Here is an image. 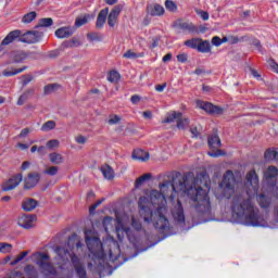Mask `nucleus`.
Here are the masks:
<instances>
[{
  "instance_id": "1",
  "label": "nucleus",
  "mask_w": 278,
  "mask_h": 278,
  "mask_svg": "<svg viewBox=\"0 0 278 278\" xmlns=\"http://www.w3.org/2000/svg\"><path fill=\"white\" fill-rule=\"evenodd\" d=\"M198 184L199 179L194 177V174L188 172L181 176V173H177L173 178V181L166 180L159 185L161 191H151V203H153V205H160V203L166 202V190L172 188L173 192H184L190 201H198L195 212H198L199 215V223H212V220H218L214 217V214H212L210 193H207V190L197 186Z\"/></svg>"
},
{
  "instance_id": "2",
  "label": "nucleus",
  "mask_w": 278,
  "mask_h": 278,
  "mask_svg": "<svg viewBox=\"0 0 278 278\" xmlns=\"http://www.w3.org/2000/svg\"><path fill=\"white\" fill-rule=\"evenodd\" d=\"M232 220L244 227L278 229V206L274 210V224L268 223V214L262 213L253 200L244 193L235 194L231 202Z\"/></svg>"
},
{
  "instance_id": "3",
  "label": "nucleus",
  "mask_w": 278,
  "mask_h": 278,
  "mask_svg": "<svg viewBox=\"0 0 278 278\" xmlns=\"http://www.w3.org/2000/svg\"><path fill=\"white\" fill-rule=\"evenodd\" d=\"M193 203L195 204L193 206L194 213L192 214V226L186 227V213L184 211V204H181V200H178L176 205L172 210L174 225L180 228V231H190V229H192L194 225H203V223H200L201 219H199V212H197V205L199 204V201H193Z\"/></svg>"
},
{
  "instance_id": "4",
  "label": "nucleus",
  "mask_w": 278,
  "mask_h": 278,
  "mask_svg": "<svg viewBox=\"0 0 278 278\" xmlns=\"http://www.w3.org/2000/svg\"><path fill=\"white\" fill-rule=\"evenodd\" d=\"M218 192L219 193H217V199L229 200L231 197H233L236 192V175H233L231 169H228L224 174V178L219 184Z\"/></svg>"
},
{
  "instance_id": "5",
  "label": "nucleus",
  "mask_w": 278,
  "mask_h": 278,
  "mask_svg": "<svg viewBox=\"0 0 278 278\" xmlns=\"http://www.w3.org/2000/svg\"><path fill=\"white\" fill-rule=\"evenodd\" d=\"M33 260L36 262V264L39 266V268H42L43 273L48 275H54L55 268L51 263H49L50 257L48 254H45L42 252H36L33 254Z\"/></svg>"
},
{
  "instance_id": "6",
  "label": "nucleus",
  "mask_w": 278,
  "mask_h": 278,
  "mask_svg": "<svg viewBox=\"0 0 278 278\" xmlns=\"http://www.w3.org/2000/svg\"><path fill=\"white\" fill-rule=\"evenodd\" d=\"M116 233H117V239L123 242L125 240V236L131 242V244H136L138 242V237L136 236V232L131 230L129 227H126L123 224H118L116 226Z\"/></svg>"
},
{
  "instance_id": "7",
  "label": "nucleus",
  "mask_w": 278,
  "mask_h": 278,
  "mask_svg": "<svg viewBox=\"0 0 278 278\" xmlns=\"http://www.w3.org/2000/svg\"><path fill=\"white\" fill-rule=\"evenodd\" d=\"M42 39V33L37 30H29L23 35H20L18 42H26V45H35Z\"/></svg>"
},
{
  "instance_id": "8",
  "label": "nucleus",
  "mask_w": 278,
  "mask_h": 278,
  "mask_svg": "<svg viewBox=\"0 0 278 278\" xmlns=\"http://www.w3.org/2000/svg\"><path fill=\"white\" fill-rule=\"evenodd\" d=\"M197 106L200 108V110H203L207 114H217L220 115L225 110L220 106H216L212 104V102H205L203 100H197Z\"/></svg>"
},
{
  "instance_id": "9",
  "label": "nucleus",
  "mask_w": 278,
  "mask_h": 278,
  "mask_svg": "<svg viewBox=\"0 0 278 278\" xmlns=\"http://www.w3.org/2000/svg\"><path fill=\"white\" fill-rule=\"evenodd\" d=\"M21 181H23V174L13 176L2 185V191L10 192V190H14V188H17L21 185Z\"/></svg>"
},
{
  "instance_id": "10",
  "label": "nucleus",
  "mask_w": 278,
  "mask_h": 278,
  "mask_svg": "<svg viewBox=\"0 0 278 278\" xmlns=\"http://www.w3.org/2000/svg\"><path fill=\"white\" fill-rule=\"evenodd\" d=\"M176 34H181L182 31H188L189 34H194L197 31V26L190 22L178 21L174 24Z\"/></svg>"
},
{
  "instance_id": "11",
  "label": "nucleus",
  "mask_w": 278,
  "mask_h": 278,
  "mask_svg": "<svg viewBox=\"0 0 278 278\" xmlns=\"http://www.w3.org/2000/svg\"><path fill=\"white\" fill-rule=\"evenodd\" d=\"M36 215H22L17 219V225L23 229H31L36 224Z\"/></svg>"
},
{
  "instance_id": "12",
  "label": "nucleus",
  "mask_w": 278,
  "mask_h": 278,
  "mask_svg": "<svg viewBox=\"0 0 278 278\" xmlns=\"http://www.w3.org/2000/svg\"><path fill=\"white\" fill-rule=\"evenodd\" d=\"M277 176H278V169L276 166H273V165L268 166V168L264 173L265 180L271 187L277 186Z\"/></svg>"
},
{
  "instance_id": "13",
  "label": "nucleus",
  "mask_w": 278,
  "mask_h": 278,
  "mask_svg": "<svg viewBox=\"0 0 278 278\" xmlns=\"http://www.w3.org/2000/svg\"><path fill=\"white\" fill-rule=\"evenodd\" d=\"M39 181H40V174H38V173H30L24 179V188L26 190H29V188H36V186H38Z\"/></svg>"
},
{
  "instance_id": "14",
  "label": "nucleus",
  "mask_w": 278,
  "mask_h": 278,
  "mask_svg": "<svg viewBox=\"0 0 278 278\" xmlns=\"http://www.w3.org/2000/svg\"><path fill=\"white\" fill-rule=\"evenodd\" d=\"M108 14H110L109 8L102 9L99 12L97 22H96L97 29H103V26L105 25V21H108Z\"/></svg>"
},
{
  "instance_id": "15",
  "label": "nucleus",
  "mask_w": 278,
  "mask_h": 278,
  "mask_svg": "<svg viewBox=\"0 0 278 278\" xmlns=\"http://www.w3.org/2000/svg\"><path fill=\"white\" fill-rule=\"evenodd\" d=\"M55 253L58 255L56 260L59 261V264H64L71 258V252H68V249L56 248Z\"/></svg>"
},
{
  "instance_id": "16",
  "label": "nucleus",
  "mask_w": 278,
  "mask_h": 278,
  "mask_svg": "<svg viewBox=\"0 0 278 278\" xmlns=\"http://www.w3.org/2000/svg\"><path fill=\"white\" fill-rule=\"evenodd\" d=\"M247 184H249V186H252V188H254V190L257 188V186H260V177L257 176V173L255 172V169L250 170L247 174Z\"/></svg>"
},
{
  "instance_id": "17",
  "label": "nucleus",
  "mask_w": 278,
  "mask_h": 278,
  "mask_svg": "<svg viewBox=\"0 0 278 278\" xmlns=\"http://www.w3.org/2000/svg\"><path fill=\"white\" fill-rule=\"evenodd\" d=\"M131 157L132 160H137V162H147L151 155L142 149H136L134 150Z\"/></svg>"
},
{
  "instance_id": "18",
  "label": "nucleus",
  "mask_w": 278,
  "mask_h": 278,
  "mask_svg": "<svg viewBox=\"0 0 278 278\" xmlns=\"http://www.w3.org/2000/svg\"><path fill=\"white\" fill-rule=\"evenodd\" d=\"M21 38V30H13L7 35V37L2 40L1 47H8V45H12L14 40H18Z\"/></svg>"
},
{
  "instance_id": "19",
  "label": "nucleus",
  "mask_w": 278,
  "mask_h": 278,
  "mask_svg": "<svg viewBox=\"0 0 278 278\" xmlns=\"http://www.w3.org/2000/svg\"><path fill=\"white\" fill-rule=\"evenodd\" d=\"M207 143L210 149H218L223 147L220 137H218V132H213L211 136H208Z\"/></svg>"
},
{
  "instance_id": "20",
  "label": "nucleus",
  "mask_w": 278,
  "mask_h": 278,
  "mask_svg": "<svg viewBox=\"0 0 278 278\" xmlns=\"http://www.w3.org/2000/svg\"><path fill=\"white\" fill-rule=\"evenodd\" d=\"M256 201L260 205V207H263V210H267V207H270V197H268L266 193L256 194Z\"/></svg>"
},
{
  "instance_id": "21",
  "label": "nucleus",
  "mask_w": 278,
  "mask_h": 278,
  "mask_svg": "<svg viewBox=\"0 0 278 278\" xmlns=\"http://www.w3.org/2000/svg\"><path fill=\"white\" fill-rule=\"evenodd\" d=\"M148 14H150V16H162L164 15V7L160 4H150L148 5Z\"/></svg>"
},
{
  "instance_id": "22",
  "label": "nucleus",
  "mask_w": 278,
  "mask_h": 278,
  "mask_svg": "<svg viewBox=\"0 0 278 278\" xmlns=\"http://www.w3.org/2000/svg\"><path fill=\"white\" fill-rule=\"evenodd\" d=\"M22 207L25 212H33V210H36L38 207V201L29 198L24 200Z\"/></svg>"
},
{
  "instance_id": "23",
  "label": "nucleus",
  "mask_w": 278,
  "mask_h": 278,
  "mask_svg": "<svg viewBox=\"0 0 278 278\" xmlns=\"http://www.w3.org/2000/svg\"><path fill=\"white\" fill-rule=\"evenodd\" d=\"M24 71H27V66H23L21 68L10 67V68L2 71V75H3V77H14V75L24 73Z\"/></svg>"
},
{
  "instance_id": "24",
  "label": "nucleus",
  "mask_w": 278,
  "mask_h": 278,
  "mask_svg": "<svg viewBox=\"0 0 278 278\" xmlns=\"http://www.w3.org/2000/svg\"><path fill=\"white\" fill-rule=\"evenodd\" d=\"M49 162L51 164H55L56 166L60 164H64V155L58 152H52L48 155Z\"/></svg>"
},
{
  "instance_id": "25",
  "label": "nucleus",
  "mask_w": 278,
  "mask_h": 278,
  "mask_svg": "<svg viewBox=\"0 0 278 278\" xmlns=\"http://www.w3.org/2000/svg\"><path fill=\"white\" fill-rule=\"evenodd\" d=\"M89 18H90V14H86L84 16L77 17L75 21L74 27L71 30V34H73V31H75L77 28L84 27V25H87Z\"/></svg>"
},
{
  "instance_id": "26",
  "label": "nucleus",
  "mask_w": 278,
  "mask_h": 278,
  "mask_svg": "<svg viewBox=\"0 0 278 278\" xmlns=\"http://www.w3.org/2000/svg\"><path fill=\"white\" fill-rule=\"evenodd\" d=\"M35 89L28 88L26 89L18 98L17 105H23L25 101H27L30 97H34Z\"/></svg>"
},
{
  "instance_id": "27",
  "label": "nucleus",
  "mask_w": 278,
  "mask_h": 278,
  "mask_svg": "<svg viewBox=\"0 0 278 278\" xmlns=\"http://www.w3.org/2000/svg\"><path fill=\"white\" fill-rule=\"evenodd\" d=\"M11 60H13L15 64H21V62H25V60H27V54L23 51L12 52Z\"/></svg>"
},
{
  "instance_id": "28",
  "label": "nucleus",
  "mask_w": 278,
  "mask_h": 278,
  "mask_svg": "<svg viewBox=\"0 0 278 278\" xmlns=\"http://www.w3.org/2000/svg\"><path fill=\"white\" fill-rule=\"evenodd\" d=\"M104 179H113L114 178V169H112V166L110 165H103L101 168H100Z\"/></svg>"
},
{
  "instance_id": "29",
  "label": "nucleus",
  "mask_w": 278,
  "mask_h": 278,
  "mask_svg": "<svg viewBox=\"0 0 278 278\" xmlns=\"http://www.w3.org/2000/svg\"><path fill=\"white\" fill-rule=\"evenodd\" d=\"M199 53H210L212 51V45L210 41L200 39V43L198 46Z\"/></svg>"
},
{
  "instance_id": "30",
  "label": "nucleus",
  "mask_w": 278,
  "mask_h": 278,
  "mask_svg": "<svg viewBox=\"0 0 278 278\" xmlns=\"http://www.w3.org/2000/svg\"><path fill=\"white\" fill-rule=\"evenodd\" d=\"M182 116V113L181 112H172V113H168L166 118L163 119V123L165 124H170V123H175V121H179V118H181Z\"/></svg>"
},
{
  "instance_id": "31",
  "label": "nucleus",
  "mask_w": 278,
  "mask_h": 278,
  "mask_svg": "<svg viewBox=\"0 0 278 278\" xmlns=\"http://www.w3.org/2000/svg\"><path fill=\"white\" fill-rule=\"evenodd\" d=\"M37 16L38 13H36V11H30L22 17V23H24V25H29V23H34V21H36Z\"/></svg>"
},
{
  "instance_id": "32",
  "label": "nucleus",
  "mask_w": 278,
  "mask_h": 278,
  "mask_svg": "<svg viewBox=\"0 0 278 278\" xmlns=\"http://www.w3.org/2000/svg\"><path fill=\"white\" fill-rule=\"evenodd\" d=\"M56 38H68L71 36V28L70 27H61L55 30Z\"/></svg>"
},
{
  "instance_id": "33",
  "label": "nucleus",
  "mask_w": 278,
  "mask_h": 278,
  "mask_svg": "<svg viewBox=\"0 0 278 278\" xmlns=\"http://www.w3.org/2000/svg\"><path fill=\"white\" fill-rule=\"evenodd\" d=\"M60 172V167L58 166H46L42 174L48 175L49 177H55Z\"/></svg>"
},
{
  "instance_id": "34",
  "label": "nucleus",
  "mask_w": 278,
  "mask_h": 278,
  "mask_svg": "<svg viewBox=\"0 0 278 278\" xmlns=\"http://www.w3.org/2000/svg\"><path fill=\"white\" fill-rule=\"evenodd\" d=\"M12 249H14L12 243L0 242V253H2L3 255H8V253H12Z\"/></svg>"
},
{
  "instance_id": "35",
  "label": "nucleus",
  "mask_w": 278,
  "mask_h": 278,
  "mask_svg": "<svg viewBox=\"0 0 278 278\" xmlns=\"http://www.w3.org/2000/svg\"><path fill=\"white\" fill-rule=\"evenodd\" d=\"M190 125V118L185 117L182 118L181 116L177 121V129H187V127Z\"/></svg>"
},
{
  "instance_id": "36",
  "label": "nucleus",
  "mask_w": 278,
  "mask_h": 278,
  "mask_svg": "<svg viewBox=\"0 0 278 278\" xmlns=\"http://www.w3.org/2000/svg\"><path fill=\"white\" fill-rule=\"evenodd\" d=\"M201 42V38H192L185 41V46L189 47V49H199V43Z\"/></svg>"
},
{
  "instance_id": "37",
  "label": "nucleus",
  "mask_w": 278,
  "mask_h": 278,
  "mask_svg": "<svg viewBox=\"0 0 278 278\" xmlns=\"http://www.w3.org/2000/svg\"><path fill=\"white\" fill-rule=\"evenodd\" d=\"M56 123L55 121H48L46 123H43V125L41 126V131L47 132V131H51L53 130L54 127H56Z\"/></svg>"
},
{
  "instance_id": "38",
  "label": "nucleus",
  "mask_w": 278,
  "mask_h": 278,
  "mask_svg": "<svg viewBox=\"0 0 278 278\" xmlns=\"http://www.w3.org/2000/svg\"><path fill=\"white\" fill-rule=\"evenodd\" d=\"M112 223H114V217L112 216H105L102 220V227L105 231L110 230V227H112Z\"/></svg>"
},
{
  "instance_id": "39",
  "label": "nucleus",
  "mask_w": 278,
  "mask_h": 278,
  "mask_svg": "<svg viewBox=\"0 0 278 278\" xmlns=\"http://www.w3.org/2000/svg\"><path fill=\"white\" fill-rule=\"evenodd\" d=\"M151 179V174H144L141 177H139L135 182V188H140L144 181H149Z\"/></svg>"
},
{
  "instance_id": "40",
  "label": "nucleus",
  "mask_w": 278,
  "mask_h": 278,
  "mask_svg": "<svg viewBox=\"0 0 278 278\" xmlns=\"http://www.w3.org/2000/svg\"><path fill=\"white\" fill-rule=\"evenodd\" d=\"M53 25V20L51 17L40 18L38 27H51Z\"/></svg>"
},
{
  "instance_id": "41",
  "label": "nucleus",
  "mask_w": 278,
  "mask_h": 278,
  "mask_svg": "<svg viewBox=\"0 0 278 278\" xmlns=\"http://www.w3.org/2000/svg\"><path fill=\"white\" fill-rule=\"evenodd\" d=\"M30 81H34V76H31L30 74H26L20 77V84L23 87L27 86Z\"/></svg>"
},
{
  "instance_id": "42",
  "label": "nucleus",
  "mask_w": 278,
  "mask_h": 278,
  "mask_svg": "<svg viewBox=\"0 0 278 278\" xmlns=\"http://www.w3.org/2000/svg\"><path fill=\"white\" fill-rule=\"evenodd\" d=\"M87 38L90 40V42H101V40H103V37H101V35L98 33H89L87 34Z\"/></svg>"
},
{
  "instance_id": "43",
  "label": "nucleus",
  "mask_w": 278,
  "mask_h": 278,
  "mask_svg": "<svg viewBox=\"0 0 278 278\" xmlns=\"http://www.w3.org/2000/svg\"><path fill=\"white\" fill-rule=\"evenodd\" d=\"M118 79H121V74H118V72L116 71L110 72L108 76V81H111V84H114V81H118Z\"/></svg>"
},
{
  "instance_id": "44",
  "label": "nucleus",
  "mask_w": 278,
  "mask_h": 278,
  "mask_svg": "<svg viewBox=\"0 0 278 278\" xmlns=\"http://www.w3.org/2000/svg\"><path fill=\"white\" fill-rule=\"evenodd\" d=\"M27 255H29V252L27 251L22 252L20 255L16 256V258L13 262H11V266H16L18 262H23V260H25Z\"/></svg>"
},
{
  "instance_id": "45",
  "label": "nucleus",
  "mask_w": 278,
  "mask_h": 278,
  "mask_svg": "<svg viewBox=\"0 0 278 278\" xmlns=\"http://www.w3.org/2000/svg\"><path fill=\"white\" fill-rule=\"evenodd\" d=\"M265 162H273L275 160V149H268L264 154Z\"/></svg>"
},
{
  "instance_id": "46",
  "label": "nucleus",
  "mask_w": 278,
  "mask_h": 278,
  "mask_svg": "<svg viewBox=\"0 0 278 278\" xmlns=\"http://www.w3.org/2000/svg\"><path fill=\"white\" fill-rule=\"evenodd\" d=\"M47 149L53 150V149H58L60 147V140L58 139H52L47 141L46 143Z\"/></svg>"
},
{
  "instance_id": "47",
  "label": "nucleus",
  "mask_w": 278,
  "mask_h": 278,
  "mask_svg": "<svg viewBox=\"0 0 278 278\" xmlns=\"http://www.w3.org/2000/svg\"><path fill=\"white\" fill-rule=\"evenodd\" d=\"M116 21H118V15H115L114 13L110 12V14L108 16V24L111 27H114V25H116Z\"/></svg>"
},
{
  "instance_id": "48",
  "label": "nucleus",
  "mask_w": 278,
  "mask_h": 278,
  "mask_svg": "<svg viewBox=\"0 0 278 278\" xmlns=\"http://www.w3.org/2000/svg\"><path fill=\"white\" fill-rule=\"evenodd\" d=\"M131 227L135 231H142V224L135 217L131 218Z\"/></svg>"
},
{
  "instance_id": "49",
  "label": "nucleus",
  "mask_w": 278,
  "mask_h": 278,
  "mask_svg": "<svg viewBox=\"0 0 278 278\" xmlns=\"http://www.w3.org/2000/svg\"><path fill=\"white\" fill-rule=\"evenodd\" d=\"M195 14H198V16L202 18V21H210V13L207 11L197 10Z\"/></svg>"
},
{
  "instance_id": "50",
  "label": "nucleus",
  "mask_w": 278,
  "mask_h": 278,
  "mask_svg": "<svg viewBox=\"0 0 278 278\" xmlns=\"http://www.w3.org/2000/svg\"><path fill=\"white\" fill-rule=\"evenodd\" d=\"M103 201H105V198L98 200L93 205H91L89 207V214H94V212H97V208L99 207V205H101V203H103Z\"/></svg>"
},
{
  "instance_id": "51",
  "label": "nucleus",
  "mask_w": 278,
  "mask_h": 278,
  "mask_svg": "<svg viewBox=\"0 0 278 278\" xmlns=\"http://www.w3.org/2000/svg\"><path fill=\"white\" fill-rule=\"evenodd\" d=\"M166 10H169V12H175L177 10V4L173 2V0H167L165 2Z\"/></svg>"
},
{
  "instance_id": "52",
  "label": "nucleus",
  "mask_w": 278,
  "mask_h": 278,
  "mask_svg": "<svg viewBox=\"0 0 278 278\" xmlns=\"http://www.w3.org/2000/svg\"><path fill=\"white\" fill-rule=\"evenodd\" d=\"M108 123H109V125H118V123H121V116L111 115Z\"/></svg>"
},
{
  "instance_id": "53",
  "label": "nucleus",
  "mask_w": 278,
  "mask_h": 278,
  "mask_svg": "<svg viewBox=\"0 0 278 278\" xmlns=\"http://www.w3.org/2000/svg\"><path fill=\"white\" fill-rule=\"evenodd\" d=\"M121 12H123V4H117L112 9L111 14H115V16H119Z\"/></svg>"
},
{
  "instance_id": "54",
  "label": "nucleus",
  "mask_w": 278,
  "mask_h": 278,
  "mask_svg": "<svg viewBox=\"0 0 278 278\" xmlns=\"http://www.w3.org/2000/svg\"><path fill=\"white\" fill-rule=\"evenodd\" d=\"M176 58L177 61L180 62V64H186V62H188V54L186 53H180Z\"/></svg>"
},
{
  "instance_id": "55",
  "label": "nucleus",
  "mask_w": 278,
  "mask_h": 278,
  "mask_svg": "<svg viewBox=\"0 0 278 278\" xmlns=\"http://www.w3.org/2000/svg\"><path fill=\"white\" fill-rule=\"evenodd\" d=\"M123 58H126L127 60H135V58H138V54L131 50H128L126 53H124Z\"/></svg>"
},
{
  "instance_id": "56",
  "label": "nucleus",
  "mask_w": 278,
  "mask_h": 278,
  "mask_svg": "<svg viewBox=\"0 0 278 278\" xmlns=\"http://www.w3.org/2000/svg\"><path fill=\"white\" fill-rule=\"evenodd\" d=\"M252 46L255 47L257 51H260V53H264V51L262 50V42L258 39H253Z\"/></svg>"
},
{
  "instance_id": "57",
  "label": "nucleus",
  "mask_w": 278,
  "mask_h": 278,
  "mask_svg": "<svg viewBox=\"0 0 278 278\" xmlns=\"http://www.w3.org/2000/svg\"><path fill=\"white\" fill-rule=\"evenodd\" d=\"M212 45L214 47H220V45H223V41H222L220 37H218V36L213 37L212 38Z\"/></svg>"
},
{
  "instance_id": "58",
  "label": "nucleus",
  "mask_w": 278,
  "mask_h": 278,
  "mask_svg": "<svg viewBox=\"0 0 278 278\" xmlns=\"http://www.w3.org/2000/svg\"><path fill=\"white\" fill-rule=\"evenodd\" d=\"M71 47H81V40H79L77 37H73L71 39Z\"/></svg>"
},
{
  "instance_id": "59",
  "label": "nucleus",
  "mask_w": 278,
  "mask_h": 278,
  "mask_svg": "<svg viewBox=\"0 0 278 278\" xmlns=\"http://www.w3.org/2000/svg\"><path fill=\"white\" fill-rule=\"evenodd\" d=\"M207 155H210V157H220V155H225V152L217 150L216 152H208Z\"/></svg>"
},
{
  "instance_id": "60",
  "label": "nucleus",
  "mask_w": 278,
  "mask_h": 278,
  "mask_svg": "<svg viewBox=\"0 0 278 278\" xmlns=\"http://www.w3.org/2000/svg\"><path fill=\"white\" fill-rule=\"evenodd\" d=\"M75 141L77 142V144H86L88 138H86L85 136H78L75 138Z\"/></svg>"
},
{
  "instance_id": "61",
  "label": "nucleus",
  "mask_w": 278,
  "mask_h": 278,
  "mask_svg": "<svg viewBox=\"0 0 278 278\" xmlns=\"http://www.w3.org/2000/svg\"><path fill=\"white\" fill-rule=\"evenodd\" d=\"M207 31V26L200 25L195 27V31L193 34H205Z\"/></svg>"
},
{
  "instance_id": "62",
  "label": "nucleus",
  "mask_w": 278,
  "mask_h": 278,
  "mask_svg": "<svg viewBox=\"0 0 278 278\" xmlns=\"http://www.w3.org/2000/svg\"><path fill=\"white\" fill-rule=\"evenodd\" d=\"M29 134H31V129L24 128V129H22V131L20 134V138H27V136H29Z\"/></svg>"
},
{
  "instance_id": "63",
  "label": "nucleus",
  "mask_w": 278,
  "mask_h": 278,
  "mask_svg": "<svg viewBox=\"0 0 278 278\" xmlns=\"http://www.w3.org/2000/svg\"><path fill=\"white\" fill-rule=\"evenodd\" d=\"M140 99H141L140 96L134 94L131 96L130 101L134 105H138V103H140Z\"/></svg>"
},
{
  "instance_id": "64",
  "label": "nucleus",
  "mask_w": 278,
  "mask_h": 278,
  "mask_svg": "<svg viewBox=\"0 0 278 278\" xmlns=\"http://www.w3.org/2000/svg\"><path fill=\"white\" fill-rule=\"evenodd\" d=\"M190 134L192 135V138H199V129L197 127H191Z\"/></svg>"
}]
</instances>
